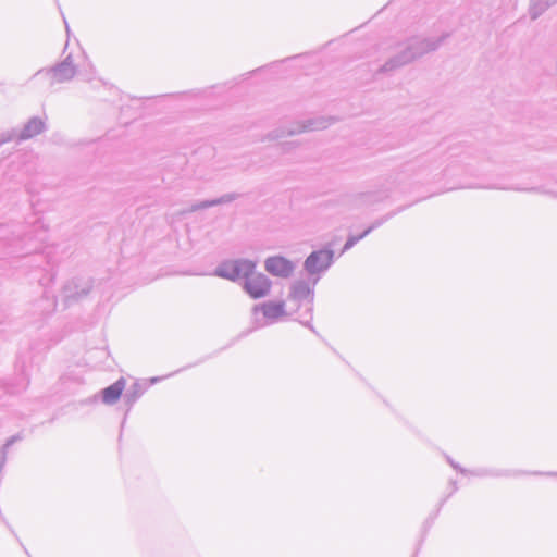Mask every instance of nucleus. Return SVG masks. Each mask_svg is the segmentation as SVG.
Here are the masks:
<instances>
[{
    "mask_svg": "<svg viewBox=\"0 0 557 557\" xmlns=\"http://www.w3.org/2000/svg\"><path fill=\"white\" fill-rule=\"evenodd\" d=\"M126 382L122 377L117 380L112 385L108 386L102 391V400L107 405H112L119 400L121 397L124 388H125Z\"/></svg>",
    "mask_w": 557,
    "mask_h": 557,
    "instance_id": "39448f33",
    "label": "nucleus"
},
{
    "mask_svg": "<svg viewBox=\"0 0 557 557\" xmlns=\"http://www.w3.org/2000/svg\"><path fill=\"white\" fill-rule=\"evenodd\" d=\"M264 268L273 276L287 277L294 271V263L283 256H272L265 259Z\"/></svg>",
    "mask_w": 557,
    "mask_h": 557,
    "instance_id": "f03ea898",
    "label": "nucleus"
},
{
    "mask_svg": "<svg viewBox=\"0 0 557 557\" xmlns=\"http://www.w3.org/2000/svg\"><path fill=\"white\" fill-rule=\"evenodd\" d=\"M333 260L331 250H320L312 252L306 260L305 267L311 273L320 272L326 269Z\"/></svg>",
    "mask_w": 557,
    "mask_h": 557,
    "instance_id": "20e7f679",
    "label": "nucleus"
},
{
    "mask_svg": "<svg viewBox=\"0 0 557 557\" xmlns=\"http://www.w3.org/2000/svg\"><path fill=\"white\" fill-rule=\"evenodd\" d=\"M256 312H260L268 321H276L287 314L284 301H267L255 307Z\"/></svg>",
    "mask_w": 557,
    "mask_h": 557,
    "instance_id": "7ed1b4c3",
    "label": "nucleus"
},
{
    "mask_svg": "<svg viewBox=\"0 0 557 557\" xmlns=\"http://www.w3.org/2000/svg\"><path fill=\"white\" fill-rule=\"evenodd\" d=\"M44 131V122L39 119H34L28 122L23 131L24 138H30Z\"/></svg>",
    "mask_w": 557,
    "mask_h": 557,
    "instance_id": "423d86ee",
    "label": "nucleus"
},
{
    "mask_svg": "<svg viewBox=\"0 0 557 557\" xmlns=\"http://www.w3.org/2000/svg\"><path fill=\"white\" fill-rule=\"evenodd\" d=\"M256 263L248 259H239L224 263L219 274L230 280L245 277V290L250 297L258 299L265 297L271 289L270 280L262 273H255Z\"/></svg>",
    "mask_w": 557,
    "mask_h": 557,
    "instance_id": "f257e3e1",
    "label": "nucleus"
}]
</instances>
